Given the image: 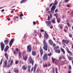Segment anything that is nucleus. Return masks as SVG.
<instances>
[{
  "instance_id": "nucleus-54",
  "label": "nucleus",
  "mask_w": 73,
  "mask_h": 73,
  "mask_svg": "<svg viewBox=\"0 0 73 73\" xmlns=\"http://www.w3.org/2000/svg\"><path fill=\"white\" fill-rule=\"evenodd\" d=\"M62 58H63V59H65V57L63 56H62Z\"/></svg>"
},
{
  "instance_id": "nucleus-12",
  "label": "nucleus",
  "mask_w": 73,
  "mask_h": 73,
  "mask_svg": "<svg viewBox=\"0 0 73 73\" xmlns=\"http://www.w3.org/2000/svg\"><path fill=\"white\" fill-rule=\"evenodd\" d=\"M13 42V39H12L11 40L9 43V46H12V43Z\"/></svg>"
},
{
  "instance_id": "nucleus-6",
  "label": "nucleus",
  "mask_w": 73,
  "mask_h": 73,
  "mask_svg": "<svg viewBox=\"0 0 73 73\" xmlns=\"http://www.w3.org/2000/svg\"><path fill=\"white\" fill-rule=\"evenodd\" d=\"M37 68V64H35L33 67H32L31 69V72L33 71V72L34 73H35L36 72V68ZM34 69V70H33Z\"/></svg>"
},
{
  "instance_id": "nucleus-21",
  "label": "nucleus",
  "mask_w": 73,
  "mask_h": 73,
  "mask_svg": "<svg viewBox=\"0 0 73 73\" xmlns=\"http://www.w3.org/2000/svg\"><path fill=\"white\" fill-rule=\"evenodd\" d=\"M5 56L6 57L7 60H8V55H7V52H5Z\"/></svg>"
},
{
  "instance_id": "nucleus-7",
  "label": "nucleus",
  "mask_w": 73,
  "mask_h": 73,
  "mask_svg": "<svg viewBox=\"0 0 73 73\" xmlns=\"http://www.w3.org/2000/svg\"><path fill=\"white\" fill-rule=\"evenodd\" d=\"M29 61H30V64H32V66L33 65V63L34 62V60L32 59V58L31 56H30L29 57Z\"/></svg>"
},
{
  "instance_id": "nucleus-40",
  "label": "nucleus",
  "mask_w": 73,
  "mask_h": 73,
  "mask_svg": "<svg viewBox=\"0 0 73 73\" xmlns=\"http://www.w3.org/2000/svg\"><path fill=\"white\" fill-rule=\"evenodd\" d=\"M3 58H2L1 59V61L0 63V65H1V64H2V61H3Z\"/></svg>"
},
{
  "instance_id": "nucleus-10",
  "label": "nucleus",
  "mask_w": 73,
  "mask_h": 73,
  "mask_svg": "<svg viewBox=\"0 0 73 73\" xmlns=\"http://www.w3.org/2000/svg\"><path fill=\"white\" fill-rule=\"evenodd\" d=\"M39 51L40 53V56L41 57H42V56L43 54V50L42 49L41 47H40V50Z\"/></svg>"
},
{
  "instance_id": "nucleus-42",
  "label": "nucleus",
  "mask_w": 73,
  "mask_h": 73,
  "mask_svg": "<svg viewBox=\"0 0 73 73\" xmlns=\"http://www.w3.org/2000/svg\"><path fill=\"white\" fill-rule=\"evenodd\" d=\"M40 31L41 32H44V30L43 29H40Z\"/></svg>"
},
{
  "instance_id": "nucleus-36",
  "label": "nucleus",
  "mask_w": 73,
  "mask_h": 73,
  "mask_svg": "<svg viewBox=\"0 0 73 73\" xmlns=\"http://www.w3.org/2000/svg\"><path fill=\"white\" fill-rule=\"evenodd\" d=\"M69 36L71 38H72V35L71 34H69Z\"/></svg>"
},
{
  "instance_id": "nucleus-41",
  "label": "nucleus",
  "mask_w": 73,
  "mask_h": 73,
  "mask_svg": "<svg viewBox=\"0 0 73 73\" xmlns=\"http://www.w3.org/2000/svg\"><path fill=\"white\" fill-rule=\"evenodd\" d=\"M48 56H52V54L51 53H48Z\"/></svg>"
},
{
  "instance_id": "nucleus-43",
  "label": "nucleus",
  "mask_w": 73,
  "mask_h": 73,
  "mask_svg": "<svg viewBox=\"0 0 73 73\" xmlns=\"http://www.w3.org/2000/svg\"><path fill=\"white\" fill-rule=\"evenodd\" d=\"M59 60H62V57L60 56L59 58Z\"/></svg>"
},
{
  "instance_id": "nucleus-20",
  "label": "nucleus",
  "mask_w": 73,
  "mask_h": 73,
  "mask_svg": "<svg viewBox=\"0 0 73 73\" xmlns=\"http://www.w3.org/2000/svg\"><path fill=\"white\" fill-rule=\"evenodd\" d=\"M58 4V2L57 1V0H55V1L54 3H53V5H56Z\"/></svg>"
},
{
  "instance_id": "nucleus-9",
  "label": "nucleus",
  "mask_w": 73,
  "mask_h": 73,
  "mask_svg": "<svg viewBox=\"0 0 73 73\" xmlns=\"http://www.w3.org/2000/svg\"><path fill=\"white\" fill-rule=\"evenodd\" d=\"M0 45L1 47V50L3 51V49H4V47H5V45H4V44L3 43V42H1Z\"/></svg>"
},
{
  "instance_id": "nucleus-50",
  "label": "nucleus",
  "mask_w": 73,
  "mask_h": 73,
  "mask_svg": "<svg viewBox=\"0 0 73 73\" xmlns=\"http://www.w3.org/2000/svg\"><path fill=\"white\" fill-rule=\"evenodd\" d=\"M39 37L40 38H41V37H42V35H41V34L40 33V35L39 36Z\"/></svg>"
},
{
  "instance_id": "nucleus-22",
  "label": "nucleus",
  "mask_w": 73,
  "mask_h": 73,
  "mask_svg": "<svg viewBox=\"0 0 73 73\" xmlns=\"http://www.w3.org/2000/svg\"><path fill=\"white\" fill-rule=\"evenodd\" d=\"M28 58V56H26L25 57L24 56H23V59L24 60H25V61H27V60Z\"/></svg>"
},
{
  "instance_id": "nucleus-18",
  "label": "nucleus",
  "mask_w": 73,
  "mask_h": 73,
  "mask_svg": "<svg viewBox=\"0 0 73 73\" xmlns=\"http://www.w3.org/2000/svg\"><path fill=\"white\" fill-rule=\"evenodd\" d=\"M7 61L6 60L4 62V65L3 66L5 67H6L7 66Z\"/></svg>"
},
{
  "instance_id": "nucleus-55",
  "label": "nucleus",
  "mask_w": 73,
  "mask_h": 73,
  "mask_svg": "<svg viewBox=\"0 0 73 73\" xmlns=\"http://www.w3.org/2000/svg\"><path fill=\"white\" fill-rule=\"evenodd\" d=\"M10 64H9L8 65H7V68H9V67H10Z\"/></svg>"
},
{
  "instance_id": "nucleus-51",
  "label": "nucleus",
  "mask_w": 73,
  "mask_h": 73,
  "mask_svg": "<svg viewBox=\"0 0 73 73\" xmlns=\"http://www.w3.org/2000/svg\"><path fill=\"white\" fill-rule=\"evenodd\" d=\"M18 62H19L18 61H16L15 62V64H18Z\"/></svg>"
},
{
  "instance_id": "nucleus-33",
  "label": "nucleus",
  "mask_w": 73,
  "mask_h": 73,
  "mask_svg": "<svg viewBox=\"0 0 73 73\" xmlns=\"http://www.w3.org/2000/svg\"><path fill=\"white\" fill-rule=\"evenodd\" d=\"M51 21L52 23H56V22H55V20L53 19Z\"/></svg>"
},
{
  "instance_id": "nucleus-30",
  "label": "nucleus",
  "mask_w": 73,
  "mask_h": 73,
  "mask_svg": "<svg viewBox=\"0 0 73 73\" xmlns=\"http://www.w3.org/2000/svg\"><path fill=\"white\" fill-rule=\"evenodd\" d=\"M19 58H21V54L20 52H19Z\"/></svg>"
},
{
  "instance_id": "nucleus-45",
  "label": "nucleus",
  "mask_w": 73,
  "mask_h": 73,
  "mask_svg": "<svg viewBox=\"0 0 73 73\" xmlns=\"http://www.w3.org/2000/svg\"><path fill=\"white\" fill-rule=\"evenodd\" d=\"M69 69L70 70L71 69V66L70 65H69L68 67Z\"/></svg>"
},
{
  "instance_id": "nucleus-1",
  "label": "nucleus",
  "mask_w": 73,
  "mask_h": 73,
  "mask_svg": "<svg viewBox=\"0 0 73 73\" xmlns=\"http://www.w3.org/2000/svg\"><path fill=\"white\" fill-rule=\"evenodd\" d=\"M45 33L44 35V40L43 41V43L44 44V46L43 47V48L44 50L47 51L48 50V45L46 44V42L45 41V38L47 40L49 37V35L47 33H46V32H45Z\"/></svg>"
},
{
  "instance_id": "nucleus-48",
  "label": "nucleus",
  "mask_w": 73,
  "mask_h": 73,
  "mask_svg": "<svg viewBox=\"0 0 73 73\" xmlns=\"http://www.w3.org/2000/svg\"><path fill=\"white\" fill-rule=\"evenodd\" d=\"M12 64H13V60H12L11 62L10 63L11 65H12Z\"/></svg>"
},
{
  "instance_id": "nucleus-29",
  "label": "nucleus",
  "mask_w": 73,
  "mask_h": 73,
  "mask_svg": "<svg viewBox=\"0 0 73 73\" xmlns=\"http://www.w3.org/2000/svg\"><path fill=\"white\" fill-rule=\"evenodd\" d=\"M19 64H24V62H22L21 60L19 62Z\"/></svg>"
},
{
  "instance_id": "nucleus-58",
  "label": "nucleus",
  "mask_w": 73,
  "mask_h": 73,
  "mask_svg": "<svg viewBox=\"0 0 73 73\" xmlns=\"http://www.w3.org/2000/svg\"><path fill=\"white\" fill-rule=\"evenodd\" d=\"M13 53H14V54H16V51H14V52H13Z\"/></svg>"
},
{
  "instance_id": "nucleus-60",
  "label": "nucleus",
  "mask_w": 73,
  "mask_h": 73,
  "mask_svg": "<svg viewBox=\"0 0 73 73\" xmlns=\"http://www.w3.org/2000/svg\"><path fill=\"white\" fill-rule=\"evenodd\" d=\"M50 17H52V15L51 14H50Z\"/></svg>"
},
{
  "instance_id": "nucleus-16",
  "label": "nucleus",
  "mask_w": 73,
  "mask_h": 73,
  "mask_svg": "<svg viewBox=\"0 0 73 73\" xmlns=\"http://www.w3.org/2000/svg\"><path fill=\"white\" fill-rule=\"evenodd\" d=\"M9 49V46H6V48H5V49H4L5 52H7V51Z\"/></svg>"
},
{
  "instance_id": "nucleus-25",
  "label": "nucleus",
  "mask_w": 73,
  "mask_h": 73,
  "mask_svg": "<svg viewBox=\"0 0 73 73\" xmlns=\"http://www.w3.org/2000/svg\"><path fill=\"white\" fill-rule=\"evenodd\" d=\"M57 22L58 23H60L61 22V21H60V19L57 18Z\"/></svg>"
},
{
  "instance_id": "nucleus-26",
  "label": "nucleus",
  "mask_w": 73,
  "mask_h": 73,
  "mask_svg": "<svg viewBox=\"0 0 73 73\" xmlns=\"http://www.w3.org/2000/svg\"><path fill=\"white\" fill-rule=\"evenodd\" d=\"M22 16H24V15L23 14L21 13L19 15V17H20L21 19H22Z\"/></svg>"
},
{
  "instance_id": "nucleus-62",
  "label": "nucleus",
  "mask_w": 73,
  "mask_h": 73,
  "mask_svg": "<svg viewBox=\"0 0 73 73\" xmlns=\"http://www.w3.org/2000/svg\"><path fill=\"white\" fill-rule=\"evenodd\" d=\"M62 19H64L65 17L64 16V15H63L62 17Z\"/></svg>"
},
{
  "instance_id": "nucleus-52",
  "label": "nucleus",
  "mask_w": 73,
  "mask_h": 73,
  "mask_svg": "<svg viewBox=\"0 0 73 73\" xmlns=\"http://www.w3.org/2000/svg\"><path fill=\"white\" fill-rule=\"evenodd\" d=\"M58 12V9H57L55 10V13H56V12Z\"/></svg>"
},
{
  "instance_id": "nucleus-5",
  "label": "nucleus",
  "mask_w": 73,
  "mask_h": 73,
  "mask_svg": "<svg viewBox=\"0 0 73 73\" xmlns=\"http://www.w3.org/2000/svg\"><path fill=\"white\" fill-rule=\"evenodd\" d=\"M62 41L65 46H66V44H65V43L67 45H68V43L69 42V41L67 40H65L63 39L62 40Z\"/></svg>"
},
{
  "instance_id": "nucleus-63",
  "label": "nucleus",
  "mask_w": 73,
  "mask_h": 73,
  "mask_svg": "<svg viewBox=\"0 0 73 73\" xmlns=\"http://www.w3.org/2000/svg\"><path fill=\"white\" fill-rule=\"evenodd\" d=\"M71 14H73V10H72V11L71 13Z\"/></svg>"
},
{
  "instance_id": "nucleus-8",
  "label": "nucleus",
  "mask_w": 73,
  "mask_h": 73,
  "mask_svg": "<svg viewBox=\"0 0 73 73\" xmlns=\"http://www.w3.org/2000/svg\"><path fill=\"white\" fill-rule=\"evenodd\" d=\"M45 23L47 25V26H48V27L50 26V25H52L51 21H45Z\"/></svg>"
},
{
  "instance_id": "nucleus-46",
  "label": "nucleus",
  "mask_w": 73,
  "mask_h": 73,
  "mask_svg": "<svg viewBox=\"0 0 73 73\" xmlns=\"http://www.w3.org/2000/svg\"><path fill=\"white\" fill-rule=\"evenodd\" d=\"M57 14H54V16H56V18H57Z\"/></svg>"
},
{
  "instance_id": "nucleus-4",
  "label": "nucleus",
  "mask_w": 73,
  "mask_h": 73,
  "mask_svg": "<svg viewBox=\"0 0 73 73\" xmlns=\"http://www.w3.org/2000/svg\"><path fill=\"white\" fill-rule=\"evenodd\" d=\"M27 52H29L30 53L32 50V48L31 47V45H29L27 46Z\"/></svg>"
},
{
  "instance_id": "nucleus-57",
  "label": "nucleus",
  "mask_w": 73,
  "mask_h": 73,
  "mask_svg": "<svg viewBox=\"0 0 73 73\" xmlns=\"http://www.w3.org/2000/svg\"><path fill=\"white\" fill-rule=\"evenodd\" d=\"M54 46H56V44L54 43L53 44V47H54Z\"/></svg>"
},
{
  "instance_id": "nucleus-13",
  "label": "nucleus",
  "mask_w": 73,
  "mask_h": 73,
  "mask_svg": "<svg viewBox=\"0 0 73 73\" xmlns=\"http://www.w3.org/2000/svg\"><path fill=\"white\" fill-rule=\"evenodd\" d=\"M22 68L24 70H27V67L25 65H23L22 67Z\"/></svg>"
},
{
  "instance_id": "nucleus-2",
  "label": "nucleus",
  "mask_w": 73,
  "mask_h": 73,
  "mask_svg": "<svg viewBox=\"0 0 73 73\" xmlns=\"http://www.w3.org/2000/svg\"><path fill=\"white\" fill-rule=\"evenodd\" d=\"M58 48H59V46H57L56 47H54V50H55L56 53H60L61 51Z\"/></svg>"
},
{
  "instance_id": "nucleus-3",
  "label": "nucleus",
  "mask_w": 73,
  "mask_h": 73,
  "mask_svg": "<svg viewBox=\"0 0 73 73\" xmlns=\"http://www.w3.org/2000/svg\"><path fill=\"white\" fill-rule=\"evenodd\" d=\"M48 58L47 54L45 53L43 55L42 58L43 61H46L48 60Z\"/></svg>"
},
{
  "instance_id": "nucleus-59",
  "label": "nucleus",
  "mask_w": 73,
  "mask_h": 73,
  "mask_svg": "<svg viewBox=\"0 0 73 73\" xmlns=\"http://www.w3.org/2000/svg\"><path fill=\"white\" fill-rule=\"evenodd\" d=\"M69 1L68 0H65V2L66 3H68Z\"/></svg>"
},
{
  "instance_id": "nucleus-44",
  "label": "nucleus",
  "mask_w": 73,
  "mask_h": 73,
  "mask_svg": "<svg viewBox=\"0 0 73 73\" xmlns=\"http://www.w3.org/2000/svg\"><path fill=\"white\" fill-rule=\"evenodd\" d=\"M54 68H52V73H54Z\"/></svg>"
},
{
  "instance_id": "nucleus-38",
  "label": "nucleus",
  "mask_w": 73,
  "mask_h": 73,
  "mask_svg": "<svg viewBox=\"0 0 73 73\" xmlns=\"http://www.w3.org/2000/svg\"><path fill=\"white\" fill-rule=\"evenodd\" d=\"M53 5V3L50 4V5L49 6V7H51Z\"/></svg>"
},
{
  "instance_id": "nucleus-23",
  "label": "nucleus",
  "mask_w": 73,
  "mask_h": 73,
  "mask_svg": "<svg viewBox=\"0 0 73 73\" xmlns=\"http://www.w3.org/2000/svg\"><path fill=\"white\" fill-rule=\"evenodd\" d=\"M31 66H28V71L29 72H31Z\"/></svg>"
},
{
  "instance_id": "nucleus-32",
  "label": "nucleus",
  "mask_w": 73,
  "mask_h": 73,
  "mask_svg": "<svg viewBox=\"0 0 73 73\" xmlns=\"http://www.w3.org/2000/svg\"><path fill=\"white\" fill-rule=\"evenodd\" d=\"M27 0H23L21 2V3H25Z\"/></svg>"
},
{
  "instance_id": "nucleus-64",
  "label": "nucleus",
  "mask_w": 73,
  "mask_h": 73,
  "mask_svg": "<svg viewBox=\"0 0 73 73\" xmlns=\"http://www.w3.org/2000/svg\"><path fill=\"white\" fill-rule=\"evenodd\" d=\"M25 37H26V36L25 35L23 37V38H25Z\"/></svg>"
},
{
  "instance_id": "nucleus-27",
  "label": "nucleus",
  "mask_w": 73,
  "mask_h": 73,
  "mask_svg": "<svg viewBox=\"0 0 73 73\" xmlns=\"http://www.w3.org/2000/svg\"><path fill=\"white\" fill-rule=\"evenodd\" d=\"M8 42H9V40H6L5 41V42L6 44H8Z\"/></svg>"
},
{
  "instance_id": "nucleus-49",
  "label": "nucleus",
  "mask_w": 73,
  "mask_h": 73,
  "mask_svg": "<svg viewBox=\"0 0 73 73\" xmlns=\"http://www.w3.org/2000/svg\"><path fill=\"white\" fill-rule=\"evenodd\" d=\"M48 18L47 19V20H50V17L48 16Z\"/></svg>"
},
{
  "instance_id": "nucleus-56",
  "label": "nucleus",
  "mask_w": 73,
  "mask_h": 73,
  "mask_svg": "<svg viewBox=\"0 0 73 73\" xmlns=\"http://www.w3.org/2000/svg\"><path fill=\"white\" fill-rule=\"evenodd\" d=\"M66 7L68 8H70V6H69V5L68 4L67 5Z\"/></svg>"
},
{
  "instance_id": "nucleus-14",
  "label": "nucleus",
  "mask_w": 73,
  "mask_h": 73,
  "mask_svg": "<svg viewBox=\"0 0 73 73\" xmlns=\"http://www.w3.org/2000/svg\"><path fill=\"white\" fill-rule=\"evenodd\" d=\"M67 51L68 53L70 54V56H71V55H72V53L71 52H70V51H69V49H68V48H67Z\"/></svg>"
},
{
  "instance_id": "nucleus-28",
  "label": "nucleus",
  "mask_w": 73,
  "mask_h": 73,
  "mask_svg": "<svg viewBox=\"0 0 73 73\" xmlns=\"http://www.w3.org/2000/svg\"><path fill=\"white\" fill-rule=\"evenodd\" d=\"M60 50L61 52H62L63 53H64V54H65V50H64L63 48H61Z\"/></svg>"
},
{
  "instance_id": "nucleus-35",
  "label": "nucleus",
  "mask_w": 73,
  "mask_h": 73,
  "mask_svg": "<svg viewBox=\"0 0 73 73\" xmlns=\"http://www.w3.org/2000/svg\"><path fill=\"white\" fill-rule=\"evenodd\" d=\"M47 66H48V65H47V64H43V67H47Z\"/></svg>"
},
{
  "instance_id": "nucleus-53",
  "label": "nucleus",
  "mask_w": 73,
  "mask_h": 73,
  "mask_svg": "<svg viewBox=\"0 0 73 73\" xmlns=\"http://www.w3.org/2000/svg\"><path fill=\"white\" fill-rule=\"evenodd\" d=\"M53 28V27L52 25H51V26L50 27V29H52Z\"/></svg>"
},
{
  "instance_id": "nucleus-61",
  "label": "nucleus",
  "mask_w": 73,
  "mask_h": 73,
  "mask_svg": "<svg viewBox=\"0 0 73 73\" xmlns=\"http://www.w3.org/2000/svg\"><path fill=\"white\" fill-rule=\"evenodd\" d=\"M33 24L34 25H36V22L35 21L33 22Z\"/></svg>"
},
{
  "instance_id": "nucleus-24",
  "label": "nucleus",
  "mask_w": 73,
  "mask_h": 73,
  "mask_svg": "<svg viewBox=\"0 0 73 73\" xmlns=\"http://www.w3.org/2000/svg\"><path fill=\"white\" fill-rule=\"evenodd\" d=\"M19 19V17L15 16L13 18V20H17Z\"/></svg>"
},
{
  "instance_id": "nucleus-34",
  "label": "nucleus",
  "mask_w": 73,
  "mask_h": 73,
  "mask_svg": "<svg viewBox=\"0 0 73 73\" xmlns=\"http://www.w3.org/2000/svg\"><path fill=\"white\" fill-rule=\"evenodd\" d=\"M14 72L15 73H18V72H19V70H18L16 69L14 70Z\"/></svg>"
},
{
  "instance_id": "nucleus-19",
  "label": "nucleus",
  "mask_w": 73,
  "mask_h": 73,
  "mask_svg": "<svg viewBox=\"0 0 73 73\" xmlns=\"http://www.w3.org/2000/svg\"><path fill=\"white\" fill-rule=\"evenodd\" d=\"M68 58L70 61H72V57L69 56H68Z\"/></svg>"
},
{
  "instance_id": "nucleus-17",
  "label": "nucleus",
  "mask_w": 73,
  "mask_h": 73,
  "mask_svg": "<svg viewBox=\"0 0 73 73\" xmlns=\"http://www.w3.org/2000/svg\"><path fill=\"white\" fill-rule=\"evenodd\" d=\"M32 54L33 56H36V52L35 51H33L32 52Z\"/></svg>"
},
{
  "instance_id": "nucleus-37",
  "label": "nucleus",
  "mask_w": 73,
  "mask_h": 73,
  "mask_svg": "<svg viewBox=\"0 0 73 73\" xmlns=\"http://www.w3.org/2000/svg\"><path fill=\"white\" fill-rule=\"evenodd\" d=\"M47 65L48 66V67H49V66H50V65H51L50 63H48L47 64Z\"/></svg>"
},
{
  "instance_id": "nucleus-39",
  "label": "nucleus",
  "mask_w": 73,
  "mask_h": 73,
  "mask_svg": "<svg viewBox=\"0 0 73 73\" xmlns=\"http://www.w3.org/2000/svg\"><path fill=\"white\" fill-rule=\"evenodd\" d=\"M52 62H53V63H54V60H55V59H54L53 58H52Z\"/></svg>"
},
{
  "instance_id": "nucleus-31",
  "label": "nucleus",
  "mask_w": 73,
  "mask_h": 73,
  "mask_svg": "<svg viewBox=\"0 0 73 73\" xmlns=\"http://www.w3.org/2000/svg\"><path fill=\"white\" fill-rule=\"evenodd\" d=\"M67 25L68 27H70V24H69V23L68 22L67 23Z\"/></svg>"
},
{
  "instance_id": "nucleus-47",
  "label": "nucleus",
  "mask_w": 73,
  "mask_h": 73,
  "mask_svg": "<svg viewBox=\"0 0 73 73\" xmlns=\"http://www.w3.org/2000/svg\"><path fill=\"white\" fill-rule=\"evenodd\" d=\"M60 29H63V27H62V26H60Z\"/></svg>"
},
{
  "instance_id": "nucleus-15",
  "label": "nucleus",
  "mask_w": 73,
  "mask_h": 73,
  "mask_svg": "<svg viewBox=\"0 0 73 73\" xmlns=\"http://www.w3.org/2000/svg\"><path fill=\"white\" fill-rule=\"evenodd\" d=\"M48 42L50 44V45H53V42L51 39L49 40Z\"/></svg>"
},
{
  "instance_id": "nucleus-11",
  "label": "nucleus",
  "mask_w": 73,
  "mask_h": 73,
  "mask_svg": "<svg viewBox=\"0 0 73 73\" xmlns=\"http://www.w3.org/2000/svg\"><path fill=\"white\" fill-rule=\"evenodd\" d=\"M56 7L55 5H53L51 7V11H54L55 9H56Z\"/></svg>"
}]
</instances>
